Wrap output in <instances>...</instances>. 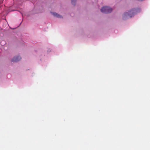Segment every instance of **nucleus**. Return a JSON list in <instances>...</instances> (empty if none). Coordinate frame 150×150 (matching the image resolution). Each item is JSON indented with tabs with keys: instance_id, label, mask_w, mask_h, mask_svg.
<instances>
[{
	"instance_id": "f03ea898",
	"label": "nucleus",
	"mask_w": 150,
	"mask_h": 150,
	"mask_svg": "<svg viewBox=\"0 0 150 150\" xmlns=\"http://www.w3.org/2000/svg\"><path fill=\"white\" fill-rule=\"evenodd\" d=\"M112 10V9L111 8L108 6L103 7L100 10L102 12L106 13H110Z\"/></svg>"
},
{
	"instance_id": "39448f33",
	"label": "nucleus",
	"mask_w": 150,
	"mask_h": 150,
	"mask_svg": "<svg viewBox=\"0 0 150 150\" xmlns=\"http://www.w3.org/2000/svg\"><path fill=\"white\" fill-rule=\"evenodd\" d=\"M76 0H71V3L72 4L75 5Z\"/></svg>"
},
{
	"instance_id": "f257e3e1",
	"label": "nucleus",
	"mask_w": 150,
	"mask_h": 150,
	"mask_svg": "<svg viewBox=\"0 0 150 150\" xmlns=\"http://www.w3.org/2000/svg\"><path fill=\"white\" fill-rule=\"evenodd\" d=\"M135 9H132L128 12L125 13L123 16V18L124 19L128 18L133 17L135 13Z\"/></svg>"
},
{
	"instance_id": "7ed1b4c3",
	"label": "nucleus",
	"mask_w": 150,
	"mask_h": 150,
	"mask_svg": "<svg viewBox=\"0 0 150 150\" xmlns=\"http://www.w3.org/2000/svg\"><path fill=\"white\" fill-rule=\"evenodd\" d=\"M21 59V58L20 56H15L12 59L11 61L13 62H17Z\"/></svg>"
},
{
	"instance_id": "20e7f679",
	"label": "nucleus",
	"mask_w": 150,
	"mask_h": 150,
	"mask_svg": "<svg viewBox=\"0 0 150 150\" xmlns=\"http://www.w3.org/2000/svg\"><path fill=\"white\" fill-rule=\"evenodd\" d=\"M51 13H52V14L53 15V16H55L59 18H61L62 17V16H60L57 13H56L51 12Z\"/></svg>"
}]
</instances>
